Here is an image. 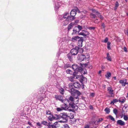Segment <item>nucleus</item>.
Wrapping results in <instances>:
<instances>
[{"instance_id":"46","label":"nucleus","mask_w":128,"mask_h":128,"mask_svg":"<svg viewBox=\"0 0 128 128\" xmlns=\"http://www.w3.org/2000/svg\"><path fill=\"white\" fill-rule=\"evenodd\" d=\"M49 126H50L51 128L52 127V128H56V126H55L53 124L51 125H49Z\"/></svg>"},{"instance_id":"15","label":"nucleus","mask_w":128,"mask_h":128,"mask_svg":"<svg viewBox=\"0 0 128 128\" xmlns=\"http://www.w3.org/2000/svg\"><path fill=\"white\" fill-rule=\"evenodd\" d=\"M73 85L75 88H80V84L78 82H74L73 83Z\"/></svg>"},{"instance_id":"3","label":"nucleus","mask_w":128,"mask_h":128,"mask_svg":"<svg viewBox=\"0 0 128 128\" xmlns=\"http://www.w3.org/2000/svg\"><path fill=\"white\" fill-rule=\"evenodd\" d=\"M72 68L74 70L80 72L82 74H85L87 72L85 69L81 67H79L76 64L73 65L72 66Z\"/></svg>"},{"instance_id":"60","label":"nucleus","mask_w":128,"mask_h":128,"mask_svg":"<svg viewBox=\"0 0 128 128\" xmlns=\"http://www.w3.org/2000/svg\"><path fill=\"white\" fill-rule=\"evenodd\" d=\"M37 125L38 126H41L39 122H37L36 123Z\"/></svg>"},{"instance_id":"53","label":"nucleus","mask_w":128,"mask_h":128,"mask_svg":"<svg viewBox=\"0 0 128 128\" xmlns=\"http://www.w3.org/2000/svg\"><path fill=\"white\" fill-rule=\"evenodd\" d=\"M102 26L103 28H104L106 27V26L104 23H103L102 24Z\"/></svg>"},{"instance_id":"45","label":"nucleus","mask_w":128,"mask_h":128,"mask_svg":"<svg viewBox=\"0 0 128 128\" xmlns=\"http://www.w3.org/2000/svg\"><path fill=\"white\" fill-rule=\"evenodd\" d=\"M108 38L106 37V38L105 39V40H104V42L106 43L108 42Z\"/></svg>"},{"instance_id":"20","label":"nucleus","mask_w":128,"mask_h":128,"mask_svg":"<svg viewBox=\"0 0 128 128\" xmlns=\"http://www.w3.org/2000/svg\"><path fill=\"white\" fill-rule=\"evenodd\" d=\"M60 114L59 115L58 114H55L53 115L54 120H57L58 119H60Z\"/></svg>"},{"instance_id":"23","label":"nucleus","mask_w":128,"mask_h":128,"mask_svg":"<svg viewBox=\"0 0 128 128\" xmlns=\"http://www.w3.org/2000/svg\"><path fill=\"white\" fill-rule=\"evenodd\" d=\"M48 119L50 121H52L53 120H54V118L53 115L51 114L48 117Z\"/></svg>"},{"instance_id":"10","label":"nucleus","mask_w":128,"mask_h":128,"mask_svg":"<svg viewBox=\"0 0 128 128\" xmlns=\"http://www.w3.org/2000/svg\"><path fill=\"white\" fill-rule=\"evenodd\" d=\"M61 3L59 2H55L54 8L55 10H57L61 5Z\"/></svg>"},{"instance_id":"39","label":"nucleus","mask_w":128,"mask_h":128,"mask_svg":"<svg viewBox=\"0 0 128 128\" xmlns=\"http://www.w3.org/2000/svg\"><path fill=\"white\" fill-rule=\"evenodd\" d=\"M124 119L125 120H127L128 119V115H124Z\"/></svg>"},{"instance_id":"28","label":"nucleus","mask_w":128,"mask_h":128,"mask_svg":"<svg viewBox=\"0 0 128 128\" xmlns=\"http://www.w3.org/2000/svg\"><path fill=\"white\" fill-rule=\"evenodd\" d=\"M59 92L62 94H63L64 92V89L62 88H60L59 89Z\"/></svg>"},{"instance_id":"33","label":"nucleus","mask_w":128,"mask_h":128,"mask_svg":"<svg viewBox=\"0 0 128 128\" xmlns=\"http://www.w3.org/2000/svg\"><path fill=\"white\" fill-rule=\"evenodd\" d=\"M73 25L72 23H71L68 26V30H69L72 28V25Z\"/></svg>"},{"instance_id":"41","label":"nucleus","mask_w":128,"mask_h":128,"mask_svg":"<svg viewBox=\"0 0 128 128\" xmlns=\"http://www.w3.org/2000/svg\"><path fill=\"white\" fill-rule=\"evenodd\" d=\"M46 114H49L50 115L51 114V112L50 110H47L46 111Z\"/></svg>"},{"instance_id":"54","label":"nucleus","mask_w":128,"mask_h":128,"mask_svg":"<svg viewBox=\"0 0 128 128\" xmlns=\"http://www.w3.org/2000/svg\"><path fill=\"white\" fill-rule=\"evenodd\" d=\"M102 87L103 89H105L106 88V86L104 84H102Z\"/></svg>"},{"instance_id":"30","label":"nucleus","mask_w":128,"mask_h":128,"mask_svg":"<svg viewBox=\"0 0 128 128\" xmlns=\"http://www.w3.org/2000/svg\"><path fill=\"white\" fill-rule=\"evenodd\" d=\"M111 44V43L110 42H108L107 43V48L108 49V50H110L111 49L110 46H111L110 44Z\"/></svg>"},{"instance_id":"7","label":"nucleus","mask_w":128,"mask_h":128,"mask_svg":"<svg viewBox=\"0 0 128 128\" xmlns=\"http://www.w3.org/2000/svg\"><path fill=\"white\" fill-rule=\"evenodd\" d=\"M107 90L109 94L111 95L110 97H113L114 96L113 93L114 90L112 89V87L111 86L108 87L107 88Z\"/></svg>"},{"instance_id":"56","label":"nucleus","mask_w":128,"mask_h":128,"mask_svg":"<svg viewBox=\"0 0 128 128\" xmlns=\"http://www.w3.org/2000/svg\"><path fill=\"white\" fill-rule=\"evenodd\" d=\"M92 11L93 12L95 13L96 14V12H97V11L95 9H92Z\"/></svg>"},{"instance_id":"22","label":"nucleus","mask_w":128,"mask_h":128,"mask_svg":"<svg viewBox=\"0 0 128 128\" xmlns=\"http://www.w3.org/2000/svg\"><path fill=\"white\" fill-rule=\"evenodd\" d=\"M69 21L66 19L62 22V24L64 26H66L69 23Z\"/></svg>"},{"instance_id":"17","label":"nucleus","mask_w":128,"mask_h":128,"mask_svg":"<svg viewBox=\"0 0 128 128\" xmlns=\"http://www.w3.org/2000/svg\"><path fill=\"white\" fill-rule=\"evenodd\" d=\"M73 31V32L72 34V35L76 34L77 32L79 33V32H78V29L77 27H76V26H75L74 27Z\"/></svg>"},{"instance_id":"6","label":"nucleus","mask_w":128,"mask_h":128,"mask_svg":"<svg viewBox=\"0 0 128 128\" xmlns=\"http://www.w3.org/2000/svg\"><path fill=\"white\" fill-rule=\"evenodd\" d=\"M80 12L79 9L77 8L72 10L70 12V15L71 16L74 17L76 14V12Z\"/></svg>"},{"instance_id":"62","label":"nucleus","mask_w":128,"mask_h":128,"mask_svg":"<svg viewBox=\"0 0 128 128\" xmlns=\"http://www.w3.org/2000/svg\"><path fill=\"white\" fill-rule=\"evenodd\" d=\"M80 66H82V67H83V66H84V65L85 66V65H84V64L82 65V64H80Z\"/></svg>"},{"instance_id":"63","label":"nucleus","mask_w":128,"mask_h":128,"mask_svg":"<svg viewBox=\"0 0 128 128\" xmlns=\"http://www.w3.org/2000/svg\"><path fill=\"white\" fill-rule=\"evenodd\" d=\"M81 98L83 100H84V99L85 98L83 96L81 97Z\"/></svg>"},{"instance_id":"12","label":"nucleus","mask_w":128,"mask_h":128,"mask_svg":"<svg viewBox=\"0 0 128 128\" xmlns=\"http://www.w3.org/2000/svg\"><path fill=\"white\" fill-rule=\"evenodd\" d=\"M78 41V46L80 47H81L82 46V43L83 41V39L82 37H81L80 39Z\"/></svg>"},{"instance_id":"4","label":"nucleus","mask_w":128,"mask_h":128,"mask_svg":"<svg viewBox=\"0 0 128 128\" xmlns=\"http://www.w3.org/2000/svg\"><path fill=\"white\" fill-rule=\"evenodd\" d=\"M80 50V52H82L83 51V50L82 48H79L78 46H76L75 48L72 49L70 51V53L72 55H75L77 54L78 51Z\"/></svg>"},{"instance_id":"42","label":"nucleus","mask_w":128,"mask_h":128,"mask_svg":"<svg viewBox=\"0 0 128 128\" xmlns=\"http://www.w3.org/2000/svg\"><path fill=\"white\" fill-rule=\"evenodd\" d=\"M95 27H88V28L90 30H94L95 29Z\"/></svg>"},{"instance_id":"47","label":"nucleus","mask_w":128,"mask_h":128,"mask_svg":"<svg viewBox=\"0 0 128 128\" xmlns=\"http://www.w3.org/2000/svg\"><path fill=\"white\" fill-rule=\"evenodd\" d=\"M124 32L125 34L128 36V29L127 30H124Z\"/></svg>"},{"instance_id":"58","label":"nucleus","mask_w":128,"mask_h":128,"mask_svg":"<svg viewBox=\"0 0 128 128\" xmlns=\"http://www.w3.org/2000/svg\"><path fill=\"white\" fill-rule=\"evenodd\" d=\"M95 122H96V121H93L91 123H90V124H95Z\"/></svg>"},{"instance_id":"64","label":"nucleus","mask_w":128,"mask_h":128,"mask_svg":"<svg viewBox=\"0 0 128 128\" xmlns=\"http://www.w3.org/2000/svg\"><path fill=\"white\" fill-rule=\"evenodd\" d=\"M90 109H92V106H91L90 107Z\"/></svg>"},{"instance_id":"31","label":"nucleus","mask_w":128,"mask_h":128,"mask_svg":"<svg viewBox=\"0 0 128 128\" xmlns=\"http://www.w3.org/2000/svg\"><path fill=\"white\" fill-rule=\"evenodd\" d=\"M119 6V4L118 2H116L115 4V6L114 7V10H116V9H117V8Z\"/></svg>"},{"instance_id":"1","label":"nucleus","mask_w":128,"mask_h":128,"mask_svg":"<svg viewBox=\"0 0 128 128\" xmlns=\"http://www.w3.org/2000/svg\"><path fill=\"white\" fill-rule=\"evenodd\" d=\"M60 119H62V120L60 121L61 122L66 123L68 120V118H73L74 117V114L71 113H67L63 112L60 114Z\"/></svg>"},{"instance_id":"8","label":"nucleus","mask_w":128,"mask_h":128,"mask_svg":"<svg viewBox=\"0 0 128 128\" xmlns=\"http://www.w3.org/2000/svg\"><path fill=\"white\" fill-rule=\"evenodd\" d=\"M78 58L80 61H82L86 58V56L83 54H78Z\"/></svg>"},{"instance_id":"11","label":"nucleus","mask_w":128,"mask_h":128,"mask_svg":"<svg viewBox=\"0 0 128 128\" xmlns=\"http://www.w3.org/2000/svg\"><path fill=\"white\" fill-rule=\"evenodd\" d=\"M127 80L126 79H124L123 80H120L119 82L120 84H122V85L123 86H124L126 84H128L126 81Z\"/></svg>"},{"instance_id":"43","label":"nucleus","mask_w":128,"mask_h":128,"mask_svg":"<svg viewBox=\"0 0 128 128\" xmlns=\"http://www.w3.org/2000/svg\"><path fill=\"white\" fill-rule=\"evenodd\" d=\"M47 122L46 121H43L41 123L42 124H43L44 125H46L47 124Z\"/></svg>"},{"instance_id":"52","label":"nucleus","mask_w":128,"mask_h":128,"mask_svg":"<svg viewBox=\"0 0 128 128\" xmlns=\"http://www.w3.org/2000/svg\"><path fill=\"white\" fill-rule=\"evenodd\" d=\"M100 16L99 18H100L101 20H102L104 19V17L102 15H100Z\"/></svg>"},{"instance_id":"40","label":"nucleus","mask_w":128,"mask_h":128,"mask_svg":"<svg viewBox=\"0 0 128 128\" xmlns=\"http://www.w3.org/2000/svg\"><path fill=\"white\" fill-rule=\"evenodd\" d=\"M113 112L116 115H117L118 113V111L117 110L116 108H114L113 110Z\"/></svg>"},{"instance_id":"26","label":"nucleus","mask_w":128,"mask_h":128,"mask_svg":"<svg viewBox=\"0 0 128 128\" xmlns=\"http://www.w3.org/2000/svg\"><path fill=\"white\" fill-rule=\"evenodd\" d=\"M111 76V73L109 72H108L105 75V76L108 79Z\"/></svg>"},{"instance_id":"24","label":"nucleus","mask_w":128,"mask_h":128,"mask_svg":"<svg viewBox=\"0 0 128 128\" xmlns=\"http://www.w3.org/2000/svg\"><path fill=\"white\" fill-rule=\"evenodd\" d=\"M126 98H120L119 100V101L120 102L122 103H124L126 101Z\"/></svg>"},{"instance_id":"44","label":"nucleus","mask_w":128,"mask_h":128,"mask_svg":"<svg viewBox=\"0 0 128 128\" xmlns=\"http://www.w3.org/2000/svg\"><path fill=\"white\" fill-rule=\"evenodd\" d=\"M96 15L97 16H98L99 18L100 15L101 16V15L100 13L98 12H96Z\"/></svg>"},{"instance_id":"37","label":"nucleus","mask_w":128,"mask_h":128,"mask_svg":"<svg viewBox=\"0 0 128 128\" xmlns=\"http://www.w3.org/2000/svg\"><path fill=\"white\" fill-rule=\"evenodd\" d=\"M66 72L67 74H72V72L69 69H68L66 71Z\"/></svg>"},{"instance_id":"50","label":"nucleus","mask_w":128,"mask_h":128,"mask_svg":"<svg viewBox=\"0 0 128 128\" xmlns=\"http://www.w3.org/2000/svg\"><path fill=\"white\" fill-rule=\"evenodd\" d=\"M103 120V119L102 118H100L97 121L98 122H100L102 121Z\"/></svg>"},{"instance_id":"13","label":"nucleus","mask_w":128,"mask_h":128,"mask_svg":"<svg viewBox=\"0 0 128 128\" xmlns=\"http://www.w3.org/2000/svg\"><path fill=\"white\" fill-rule=\"evenodd\" d=\"M55 98L56 100H58L62 102H64V100L63 99L62 97L60 96H55Z\"/></svg>"},{"instance_id":"18","label":"nucleus","mask_w":128,"mask_h":128,"mask_svg":"<svg viewBox=\"0 0 128 128\" xmlns=\"http://www.w3.org/2000/svg\"><path fill=\"white\" fill-rule=\"evenodd\" d=\"M80 38L78 36H75L73 37L72 38V40L74 42L75 40L78 41L80 39Z\"/></svg>"},{"instance_id":"14","label":"nucleus","mask_w":128,"mask_h":128,"mask_svg":"<svg viewBox=\"0 0 128 128\" xmlns=\"http://www.w3.org/2000/svg\"><path fill=\"white\" fill-rule=\"evenodd\" d=\"M117 124L121 126L124 125L125 123L124 122L122 121L121 120H118L117 122Z\"/></svg>"},{"instance_id":"25","label":"nucleus","mask_w":128,"mask_h":128,"mask_svg":"<svg viewBox=\"0 0 128 128\" xmlns=\"http://www.w3.org/2000/svg\"><path fill=\"white\" fill-rule=\"evenodd\" d=\"M118 100L117 99H114L110 103V104H114V103L116 102H118Z\"/></svg>"},{"instance_id":"21","label":"nucleus","mask_w":128,"mask_h":128,"mask_svg":"<svg viewBox=\"0 0 128 128\" xmlns=\"http://www.w3.org/2000/svg\"><path fill=\"white\" fill-rule=\"evenodd\" d=\"M72 54L70 52L67 54V56L68 58L70 61H72Z\"/></svg>"},{"instance_id":"27","label":"nucleus","mask_w":128,"mask_h":128,"mask_svg":"<svg viewBox=\"0 0 128 128\" xmlns=\"http://www.w3.org/2000/svg\"><path fill=\"white\" fill-rule=\"evenodd\" d=\"M106 58L108 60L111 61L112 60V58L109 55L108 53L107 54V57Z\"/></svg>"},{"instance_id":"29","label":"nucleus","mask_w":128,"mask_h":128,"mask_svg":"<svg viewBox=\"0 0 128 128\" xmlns=\"http://www.w3.org/2000/svg\"><path fill=\"white\" fill-rule=\"evenodd\" d=\"M106 114H108L110 112V109L108 108H106L104 110Z\"/></svg>"},{"instance_id":"49","label":"nucleus","mask_w":128,"mask_h":128,"mask_svg":"<svg viewBox=\"0 0 128 128\" xmlns=\"http://www.w3.org/2000/svg\"><path fill=\"white\" fill-rule=\"evenodd\" d=\"M89 128V125L88 124L85 125L84 127V128Z\"/></svg>"},{"instance_id":"36","label":"nucleus","mask_w":128,"mask_h":128,"mask_svg":"<svg viewBox=\"0 0 128 128\" xmlns=\"http://www.w3.org/2000/svg\"><path fill=\"white\" fill-rule=\"evenodd\" d=\"M69 14L68 13H66L65 14H64L63 18L64 19L66 18H67V16H68Z\"/></svg>"},{"instance_id":"61","label":"nucleus","mask_w":128,"mask_h":128,"mask_svg":"<svg viewBox=\"0 0 128 128\" xmlns=\"http://www.w3.org/2000/svg\"><path fill=\"white\" fill-rule=\"evenodd\" d=\"M58 124V122H54V124L53 125H54L55 126L56 125V124Z\"/></svg>"},{"instance_id":"34","label":"nucleus","mask_w":128,"mask_h":128,"mask_svg":"<svg viewBox=\"0 0 128 128\" xmlns=\"http://www.w3.org/2000/svg\"><path fill=\"white\" fill-rule=\"evenodd\" d=\"M76 27H77L78 29V32H79L80 30H81L82 29V26L80 25H78Z\"/></svg>"},{"instance_id":"55","label":"nucleus","mask_w":128,"mask_h":128,"mask_svg":"<svg viewBox=\"0 0 128 128\" xmlns=\"http://www.w3.org/2000/svg\"><path fill=\"white\" fill-rule=\"evenodd\" d=\"M124 50L125 52H127V50L126 47H124Z\"/></svg>"},{"instance_id":"51","label":"nucleus","mask_w":128,"mask_h":128,"mask_svg":"<svg viewBox=\"0 0 128 128\" xmlns=\"http://www.w3.org/2000/svg\"><path fill=\"white\" fill-rule=\"evenodd\" d=\"M64 128H70L68 124H66L64 126Z\"/></svg>"},{"instance_id":"2","label":"nucleus","mask_w":128,"mask_h":128,"mask_svg":"<svg viewBox=\"0 0 128 128\" xmlns=\"http://www.w3.org/2000/svg\"><path fill=\"white\" fill-rule=\"evenodd\" d=\"M78 96L74 97V98L72 96H70L68 98V100H66V101L69 103L70 106L73 108H74L76 107H77L76 105V104H77L78 102Z\"/></svg>"},{"instance_id":"19","label":"nucleus","mask_w":128,"mask_h":128,"mask_svg":"<svg viewBox=\"0 0 128 128\" xmlns=\"http://www.w3.org/2000/svg\"><path fill=\"white\" fill-rule=\"evenodd\" d=\"M66 19L69 22H71L74 19V17L71 16H67V18Z\"/></svg>"},{"instance_id":"48","label":"nucleus","mask_w":128,"mask_h":128,"mask_svg":"<svg viewBox=\"0 0 128 128\" xmlns=\"http://www.w3.org/2000/svg\"><path fill=\"white\" fill-rule=\"evenodd\" d=\"M62 108H56V110L58 111H60L62 110Z\"/></svg>"},{"instance_id":"9","label":"nucleus","mask_w":128,"mask_h":128,"mask_svg":"<svg viewBox=\"0 0 128 128\" xmlns=\"http://www.w3.org/2000/svg\"><path fill=\"white\" fill-rule=\"evenodd\" d=\"M66 102H67L66 101V100H64V102H63L64 104H62L61 108L62 110H67L68 106L66 104Z\"/></svg>"},{"instance_id":"5","label":"nucleus","mask_w":128,"mask_h":128,"mask_svg":"<svg viewBox=\"0 0 128 128\" xmlns=\"http://www.w3.org/2000/svg\"><path fill=\"white\" fill-rule=\"evenodd\" d=\"M71 94L72 96H75L76 95H77V96H78V97L79 95L80 94V92L78 91V90H74V88H72L70 91Z\"/></svg>"},{"instance_id":"32","label":"nucleus","mask_w":128,"mask_h":128,"mask_svg":"<svg viewBox=\"0 0 128 128\" xmlns=\"http://www.w3.org/2000/svg\"><path fill=\"white\" fill-rule=\"evenodd\" d=\"M90 17L92 18H96V16L93 13H91L90 14Z\"/></svg>"},{"instance_id":"59","label":"nucleus","mask_w":128,"mask_h":128,"mask_svg":"<svg viewBox=\"0 0 128 128\" xmlns=\"http://www.w3.org/2000/svg\"><path fill=\"white\" fill-rule=\"evenodd\" d=\"M28 124L30 126H32V123L29 122H28Z\"/></svg>"},{"instance_id":"57","label":"nucleus","mask_w":128,"mask_h":128,"mask_svg":"<svg viewBox=\"0 0 128 128\" xmlns=\"http://www.w3.org/2000/svg\"><path fill=\"white\" fill-rule=\"evenodd\" d=\"M69 66L68 65V64H65L64 66V68H68Z\"/></svg>"},{"instance_id":"16","label":"nucleus","mask_w":128,"mask_h":128,"mask_svg":"<svg viewBox=\"0 0 128 128\" xmlns=\"http://www.w3.org/2000/svg\"><path fill=\"white\" fill-rule=\"evenodd\" d=\"M82 31L84 32H80L79 33V34L83 36H86V35H88V32H86L84 30H83Z\"/></svg>"},{"instance_id":"35","label":"nucleus","mask_w":128,"mask_h":128,"mask_svg":"<svg viewBox=\"0 0 128 128\" xmlns=\"http://www.w3.org/2000/svg\"><path fill=\"white\" fill-rule=\"evenodd\" d=\"M108 118L113 121H114L115 120L114 118L110 115L108 116Z\"/></svg>"},{"instance_id":"38","label":"nucleus","mask_w":128,"mask_h":128,"mask_svg":"<svg viewBox=\"0 0 128 128\" xmlns=\"http://www.w3.org/2000/svg\"><path fill=\"white\" fill-rule=\"evenodd\" d=\"M44 94H41L40 96H41V97L40 98H39V99H40V100L41 101L42 99L44 97Z\"/></svg>"}]
</instances>
